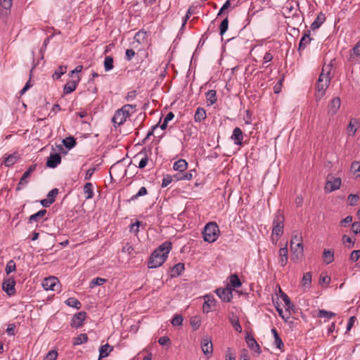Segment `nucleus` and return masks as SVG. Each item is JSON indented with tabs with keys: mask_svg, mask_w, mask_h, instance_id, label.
Listing matches in <instances>:
<instances>
[{
	"mask_svg": "<svg viewBox=\"0 0 360 360\" xmlns=\"http://www.w3.org/2000/svg\"><path fill=\"white\" fill-rule=\"evenodd\" d=\"M172 248V244L170 241L162 243L151 253L148 261V267L155 269L162 266L167 259Z\"/></svg>",
	"mask_w": 360,
	"mask_h": 360,
	"instance_id": "obj_1",
	"label": "nucleus"
},
{
	"mask_svg": "<svg viewBox=\"0 0 360 360\" xmlns=\"http://www.w3.org/2000/svg\"><path fill=\"white\" fill-rule=\"evenodd\" d=\"M323 72L324 68H323L322 72L320 74L316 82V91L315 96L317 101H320L326 94V89H328L332 78L330 76V68H329V70L326 75L323 73Z\"/></svg>",
	"mask_w": 360,
	"mask_h": 360,
	"instance_id": "obj_2",
	"label": "nucleus"
},
{
	"mask_svg": "<svg viewBox=\"0 0 360 360\" xmlns=\"http://www.w3.org/2000/svg\"><path fill=\"white\" fill-rule=\"evenodd\" d=\"M219 233V226L216 222L207 223L202 231L203 239L208 243H213L217 240Z\"/></svg>",
	"mask_w": 360,
	"mask_h": 360,
	"instance_id": "obj_3",
	"label": "nucleus"
},
{
	"mask_svg": "<svg viewBox=\"0 0 360 360\" xmlns=\"http://www.w3.org/2000/svg\"><path fill=\"white\" fill-rule=\"evenodd\" d=\"M195 173V169H191L186 172V174L176 173L174 175L167 174L162 179V188L167 187L172 181H179L184 180H191L193 178V174Z\"/></svg>",
	"mask_w": 360,
	"mask_h": 360,
	"instance_id": "obj_4",
	"label": "nucleus"
},
{
	"mask_svg": "<svg viewBox=\"0 0 360 360\" xmlns=\"http://www.w3.org/2000/svg\"><path fill=\"white\" fill-rule=\"evenodd\" d=\"M284 220L283 214L281 210H278L273 221L272 236L276 235L279 238L283 235Z\"/></svg>",
	"mask_w": 360,
	"mask_h": 360,
	"instance_id": "obj_5",
	"label": "nucleus"
},
{
	"mask_svg": "<svg viewBox=\"0 0 360 360\" xmlns=\"http://www.w3.org/2000/svg\"><path fill=\"white\" fill-rule=\"evenodd\" d=\"M130 115L131 112H127V110H124L122 107L120 109L115 111L114 116L112 118V122H113L114 126L117 127V126L123 124Z\"/></svg>",
	"mask_w": 360,
	"mask_h": 360,
	"instance_id": "obj_6",
	"label": "nucleus"
},
{
	"mask_svg": "<svg viewBox=\"0 0 360 360\" xmlns=\"http://www.w3.org/2000/svg\"><path fill=\"white\" fill-rule=\"evenodd\" d=\"M341 186V179L339 177H334L331 175L327 176L325 190L328 193H331L340 188Z\"/></svg>",
	"mask_w": 360,
	"mask_h": 360,
	"instance_id": "obj_7",
	"label": "nucleus"
},
{
	"mask_svg": "<svg viewBox=\"0 0 360 360\" xmlns=\"http://www.w3.org/2000/svg\"><path fill=\"white\" fill-rule=\"evenodd\" d=\"M42 286L46 290L57 291L59 289L60 283L56 277L50 276L43 280Z\"/></svg>",
	"mask_w": 360,
	"mask_h": 360,
	"instance_id": "obj_8",
	"label": "nucleus"
},
{
	"mask_svg": "<svg viewBox=\"0 0 360 360\" xmlns=\"http://www.w3.org/2000/svg\"><path fill=\"white\" fill-rule=\"evenodd\" d=\"M15 281L13 277H9L4 280L2 283V290L8 295L13 296L15 294Z\"/></svg>",
	"mask_w": 360,
	"mask_h": 360,
	"instance_id": "obj_9",
	"label": "nucleus"
},
{
	"mask_svg": "<svg viewBox=\"0 0 360 360\" xmlns=\"http://www.w3.org/2000/svg\"><path fill=\"white\" fill-rule=\"evenodd\" d=\"M215 292L221 301L224 302H230L233 298L232 288L229 287L217 288Z\"/></svg>",
	"mask_w": 360,
	"mask_h": 360,
	"instance_id": "obj_10",
	"label": "nucleus"
},
{
	"mask_svg": "<svg viewBox=\"0 0 360 360\" xmlns=\"http://www.w3.org/2000/svg\"><path fill=\"white\" fill-rule=\"evenodd\" d=\"M36 164H33L29 166L28 169L23 174V175L20 179L19 183L18 184V186L15 189L17 191H20L22 189V187L28 183V181L26 179L31 175V174L36 169Z\"/></svg>",
	"mask_w": 360,
	"mask_h": 360,
	"instance_id": "obj_11",
	"label": "nucleus"
},
{
	"mask_svg": "<svg viewBox=\"0 0 360 360\" xmlns=\"http://www.w3.org/2000/svg\"><path fill=\"white\" fill-rule=\"evenodd\" d=\"M86 317L85 311H79L75 314L72 319L71 326L73 328H80L83 326V322Z\"/></svg>",
	"mask_w": 360,
	"mask_h": 360,
	"instance_id": "obj_12",
	"label": "nucleus"
},
{
	"mask_svg": "<svg viewBox=\"0 0 360 360\" xmlns=\"http://www.w3.org/2000/svg\"><path fill=\"white\" fill-rule=\"evenodd\" d=\"M341 101L340 97L333 98L328 106V114L330 116L335 115L340 108Z\"/></svg>",
	"mask_w": 360,
	"mask_h": 360,
	"instance_id": "obj_13",
	"label": "nucleus"
},
{
	"mask_svg": "<svg viewBox=\"0 0 360 360\" xmlns=\"http://www.w3.org/2000/svg\"><path fill=\"white\" fill-rule=\"evenodd\" d=\"M61 162V157L59 153H51L50 156L47 158L46 165L49 168H55L59 165Z\"/></svg>",
	"mask_w": 360,
	"mask_h": 360,
	"instance_id": "obj_14",
	"label": "nucleus"
},
{
	"mask_svg": "<svg viewBox=\"0 0 360 360\" xmlns=\"http://www.w3.org/2000/svg\"><path fill=\"white\" fill-rule=\"evenodd\" d=\"M290 250L292 252V259L298 261L303 257V245L290 244Z\"/></svg>",
	"mask_w": 360,
	"mask_h": 360,
	"instance_id": "obj_15",
	"label": "nucleus"
},
{
	"mask_svg": "<svg viewBox=\"0 0 360 360\" xmlns=\"http://www.w3.org/2000/svg\"><path fill=\"white\" fill-rule=\"evenodd\" d=\"M76 77H77L76 79L69 81L64 85V87H63V94H71L76 89V88L80 81L79 76L77 75Z\"/></svg>",
	"mask_w": 360,
	"mask_h": 360,
	"instance_id": "obj_16",
	"label": "nucleus"
},
{
	"mask_svg": "<svg viewBox=\"0 0 360 360\" xmlns=\"http://www.w3.org/2000/svg\"><path fill=\"white\" fill-rule=\"evenodd\" d=\"M312 39H313L310 37V31L307 30L304 33L299 43L298 51L300 55H301V51L307 47V46L311 42Z\"/></svg>",
	"mask_w": 360,
	"mask_h": 360,
	"instance_id": "obj_17",
	"label": "nucleus"
},
{
	"mask_svg": "<svg viewBox=\"0 0 360 360\" xmlns=\"http://www.w3.org/2000/svg\"><path fill=\"white\" fill-rule=\"evenodd\" d=\"M231 139L233 141L234 143L237 146L243 145V132L239 127H236L233 134L231 136Z\"/></svg>",
	"mask_w": 360,
	"mask_h": 360,
	"instance_id": "obj_18",
	"label": "nucleus"
},
{
	"mask_svg": "<svg viewBox=\"0 0 360 360\" xmlns=\"http://www.w3.org/2000/svg\"><path fill=\"white\" fill-rule=\"evenodd\" d=\"M245 342L250 349L254 350L258 354L262 353V350L259 344L252 336L248 335L245 337Z\"/></svg>",
	"mask_w": 360,
	"mask_h": 360,
	"instance_id": "obj_19",
	"label": "nucleus"
},
{
	"mask_svg": "<svg viewBox=\"0 0 360 360\" xmlns=\"http://www.w3.org/2000/svg\"><path fill=\"white\" fill-rule=\"evenodd\" d=\"M279 292L281 293V298L283 299V302H285V311H288L290 314L291 311L295 313V307L291 302L290 297L285 292H283L281 290V289L279 290Z\"/></svg>",
	"mask_w": 360,
	"mask_h": 360,
	"instance_id": "obj_20",
	"label": "nucleus"
},
{
	"mask_svg": "<svg viewBox=\"0 0 360 360\" xmlns=\"http://www.w3.org/2000/svg\"><path fill=\"white\" fill-rule=\"evenodd\" d=\"M201 349L204 354H212L213 352V345L211 338H205L202 340Z\"/></svg>",
	"mask_w": 360,
	"mask_h": 360,
	"instance_id": "obj_21",
	"label": "nucleus"
},
{
	"mask_svg": "<svg viewBox=\"0 0 360 360\" xmlns=\"http://www.w3.org/2000/svg\"><path fill=\"white\" fill-rule=\"evenodd\" d=\"M188 168V162L184 159H179L174 163L173 169L178 172L177 173L186 174L185 171Z\"/></svg>",
	"mask_w": 360,
	"mask_h": 360,
	"instance_id": "obj_22",
	"label": "nucleus"
},
{
	"mask_svg": "<svg viewBox=\"0 0 360 360\" xmlns=\"http://www.w3.org/2000/svg\"><path fill=\"white\" fill-rule=\"evenodd\" d=\"M326 15L323 12H320L314 21L311 23L310 28L312 30H315L321 27V25L325 22L326 20Z\"/></svg>",
	"mask_w": 360,
	"mask_h": 360,
	"instance_id": "obj_23",
	"label": "nucleus"
},
{
	"mask_svg": "<svg viewBox=\"0 0 360 360\" xmlns=\"http://www.w3.org/2000/svg\"><path fill=\"white\" fill-rule=\"evenodd\" d=\"M185 269V266L184 263L179 262L176 264H175L172 269H171V278H175L177 276H179L182 272Z\"/></svg>",
	"mask_w": 360,
	"mask_h": 360,
	"instance_id": "obj_24",
	"label": "nucleus"
},
{
	"mask_svg": "<svg viewBox=\"0 0 360 360\" xmlns=\"http://www.w3.org/2000/svg\"><path fill=\"white\" fill-rule=\"evenodd\" d=\"M19 158L20 155L17 152H15L5 158L4 164L6 167H10L15 164Z\"/></svg>",
	"mask_w": 360,
	"mask_h": 360,
	"instance_id": "obj_25",
	"label": "nucleus"
},
{
	"mask_svg": "<svg viewBox=\"0 0 360 360\" xmlns=\"http://www.w3.org/2000/svg\"><path fill=\"white\" fill-rule=\"evenodd\" d=\"M13 0H0V6L2 8L1 15L7 16L10 13Z\"/></svg>",
	"mask_w": 360,
	"mask_h": 360,
	"instance_id": "obj_26",
	"label": "nucleus"
},
{
	"mask_svg": "<svg viewBox=\"0 0 360 360\" xmlns=\"http://www.w3.org/2000/svg\"><path fill=\"white\" fill-rule=\"evenodd\" d=\"M138 157H141L138 167L139 169L145 168L148 162V157L146 152L144 150H142L134 157V158Z\"/></svg>",
	"mask_w": 360,
	"mask_h": 360,
	"instance_id": "obj_27",
	"label": "nucleus"
},
{
	"mask_svg": "<svg viewBox=\"0 0 360 360\" xmlns=\"http://www.w3.org/2000/svg\"><path fill=\"white\" fill-rule=\"evenodd\" d=\"M288 251L287 247L281 248L279 250V263L282 266L286 265L288 259Z\"/></svg>",
	"mask_w": 360,
	"mask_h": 360,
	"instance_id": "obj_28",
	"label": "nucleus"
},
{
	"mask_svg": "<svg viewBox=\"0 0 360 360\" xmlns=\"http://www.w3.org/2000/svg\"><path fill=\"white\" fill-rule=\"evenodd\" d=\"M229 280H230V283H229L228 287L229 288H232V290L234 288H240L242 285V283L237 274H231L229 276Z\"/></svg>",
	"mask_w": 360,
	"mask_h": 360,
	"instance_id": "obj_29",
	"label": "nucleus"
},
{
	"mask_svg": "<svg viewBox=\"0 0 360 360\" xmlns=\"http://www.w3.org/2000/svg\"><path fill=\"white\" fill-rule=\"evenodd\" d=\"M312 274L307 272L304 274L302 278V285L304 289H309L311 288Z\"/></svg>",
	"mask_w": 360,
	"mask_h": 360,
	"instance_id": "obj_30",
	"label": "nucleus"
},
{
	"mask_svg": "<svg viewBox=\"0 0 360 360\" xmlns=\"http://www.w3.org/2000/svg\"><path fill=\"white\" fill-rule=\"evenodd\" d=\"M205 96L209 105H214L217 101V91L215 90H209L206 92Z\"/></svg>",
	"mask_w": 360,
	"mask_h": 360,
	"instance_id": "obj_31",
	"label": "nucleus"
},
{
	"mask_svg": "<svg viewBox=\"0 0 360 360\" xmlns=\"http://www.w3.org/2000/svg\"><path fill=\"white\" fill-rule=\"evenodd\" d=\"M206 118V112L203 108L198 107L195 111L194 115V120L195 122H200L201 121L205 120Z\"/></svg>",
	"mask_w": 360,
	"mask_h": 360,
	"instance_id": "obj_32",
	"label": "nucleus"
},
{
	"mask_svg": "<svg viewBox=\"0 0 360 360\" xmlns=\"http://www.w3.org/2000/svg\"><path fill=\"white\" fill-rule=\"evenodd\" d=\"M113 349V347L108 344L102 345L99 349V359H102L108 356L109 353Z\"/></svg>",
	"mask_w": 360,
	"mask_h": 360,
	"instance_id": "obj_33",
	"label": "nucleus"
},
{
	"mask_svg": "<svg viewBox=\"0 0 360 360\" xmlns=\"http://www.w3.org/2000/svg\"><path fill=\"white\" fill-rule=\"evenodd\" d=\"M271 333L274 337V344H275L276 347L280 349H282L283 347H284V344H283L281 338H280L276 329L274 328H272Z\"/></svg>",
	"mask_w": 360,
	"mask_h": 360,
	"instance_id": "obj_34",
	"label": "nucleus"
},
{
	"mask_svg": "<svg viewBox=\"0 0 360 360\" xmlns=\"http://www.w3.org/2000/svg\"><path fill=\"white\" fill-rule=\"evenodd\" d=\"M47 213L46 210L42 209L37 212V213L32 214L29 217V223H32L34 221H38L41 218L44 217Z\"/></svg>",
	"mask_w": 360,
	"mask_h": 360,
	"instance_id": "obj_35",
	"label": "nucleus"
},
{
	"mask_svg": "<svg viewBox=\"0 0 360 360\" xmlns=\"http://www.w3.org/2000/svg\"><path fill=\"white\" fill-rule=\"evenodd\" d=\"M229 322L231 323V325L233 326V327L234 328V329L238 332V333H241L242 331V328H241V326H240V323L239 322V319L238 318L237 316H235L233 314H232V316L231 317H229Z\"/></svg>",
	"mask_w": 360,
	"mask_h": 360,
	"instance_id": "obj_36",
	"label": "nucleus"
},
{
	"mask_svg": "<svg viewBox=\"0 0 360 360\" xmlns=\"http://www.w3.org/2000/svg\"><path fill=\"white\" fill-rule=\"evenodd\" d=\"M93 184L90 182H87L84 184V192L86 194L85 198L86 200L91 199L94 197Z\"/></svg>",
	"mask_w": 360,
	"mask_h": 360,
	"instance_id": "obj_37",
	"label": "nucleus"
},
{
	"mask_svg": "<svg viewBox=\"0 0 360 360\" xmlns=\"http://www.w3.org/2000/svg\"><path fill=\"white\" fill-rule=\"evenodd\" d=\"M323 261L329 264L334 260V252L331 250H324L323 252Z\"/></svg>",
	"mask_w": 360,
	"mask_h": 360,
	"instance_id": "obj_38",
	"label": "nucleus"
},
{
	"mask_svg": "<svg viewBox=\"0 0 360 360\" xmlns=\"http://www.w3.org/2000/svg\"><path fill=\"white\" fill-rule=\"evenodd\" d=\"M63 143L66 148L70 150L76 146L77 142L73 136H68L63 140Z\"/></svg>",
	"mask_w": 360,
	"mask_h": 360,
	"instance_id": "obj_39",
	"label": "nucleus"
},
{
	"mask_svg": "<svg viewBox=\"0 0 360 360\" xmlns=\"http://www.w3.org/2000/svg\"><path fill=\"white\" fill-rule=\"evenodd\" d=\"M190 324L193 330H198L201 324V319L199 316H193L190 319Z\"/></svg>",
	"mask_w": 360,
	"mask_h": 360,
	"instance_id": "obj_40",
	"label": "nucleus"
},
{
	"mask_svg": "<svg viewBox=\"0 0 360 360\" xmlns=\"http://www.w3.org/2000/svg\"><path fill=\"white\" fill-rule=\"evenodd\" d=\"M67 71V66L65 65H60L59 66L54 72V73L52 75V77L53 79H58L60 78V77L65 74Z\"/></svg>",
	"mask_w": 360,
	"mask_h": 360,
	"instance_id": "obj_41",
	"label": "nucleus"
},
{
	"mask_svg": "<svg viewBox=\"0 0 360 360\" xmlns=\"http://www.w3.org/2000/svg\"><path fill=\"white\" fill-rule=\"evenodd\" d=\"M88 340V336L86 333H81L77 337L73 338V345H79L86 342Z\"/></svg>",
	"mask_w": 360,
	"mask_h": 360,
	"instance_id": "obj_42",
	"label": "nucleus"
},
{
	"mask_svg": "<svg viewBox=\"0 0 360 360\" xmlns=\"http://www.w3.org/2000/svg\"><path fill=\"white\" fill-rule=\"evenodd\" d=\"M65 304L68 306L74 307V308H75L77 309H80L81 307H82L81 302L79 300H77L76 298H75V297H70V298H68L65 301Z\"/></svg>",
	"mask_w": 360,
	"mask_h": 360,
	"instance_id": "obj_43",
	"label": "nucleus"
},
{
	"mask_svg": "<svg viewBox=\"0 0 360 360\" xmlns=\"http://www.w3.org/2000/svg\"><path fill=\"white\" fill-rule=\"evenodd\" d=\"M229 27L228 15L222 20L219 25V34L222 37L227 31Z\"/></svg>",
	"mask_w": 360,
	"mask_h": 360,
	"instance_id": "obj_44",
	"label": "nucleus"
},
{
	"mask_svg": "<svg viewBox=\"0 0 360 360\" xmlns=\"http://www.w3.org/2000/svg\"><path fill=\"white\" fill-rule=\"evenodd\" d=\"M359 124V120L356 118H352L347 126V130L349 132H352V135H354L357 129L354 127V124Z\"/></svg>",
	"mask_w": 360,
	"mask_h": 360,
	"instance_id": "obj_45",
	"label": "nucleus"
},
{
	"mask_svg": "<svg viewBox=\"0 0 360 360\" xmlns=\"http://www.w3.org/2000/svg\"><path fill=\"white\" fill-rule=\"evenodd\" d=\"M113 58L112 56H106L104 60V68L106 72L113 68Z\"/></svg>",
	"mask_w": 360,
	"mask_h": 360,
	"instance_id": "obj_46",
	"label": "nucleus"
},
{
	"mask_svg": "<svg viewBox=\"0 0 360 360\" xmlns=\"http://www.w3.org/2000/svg\"><path fill=\"white\" fill-rule=\"evenodd\" d=\"M335 314L331 311H328L325 309H320L318 312V317L319 318H326L328 319H330L331 318H333L335 316Z\"/></svg>",
	"mask_w": 360,
	"mask_h": 360,
	"instance_id": "obj_47",
	"label": "nucleus"
},
{
	"mask_svg": "<svg viewBox=\"0 0 360 360\" xmlns=\"http://www.w3.org/2000/svg\"><path fill=\"white\" fill-rule=\"evenodd\" d=\"M107 281L106 279L102 278L100 277H97L96 278H94L89 283V288H93L95 286H99L102 285L103 283H105Z\"/></svg>",
	"mask_w": 360,
	"mask_h": 360,
	"instance_id": "obj_48",
	"label": "nucleus"
},
{
	"mask_svg": "<svg viewBox=\"0 0 360 360\" xmlns=\"http://www.w3.org/2000/svg\"><path fill=\"white\" fill-rule=\"evenodd\" d=\"M148 193V190L146 187L143 186L141 187L139 191H138V193L134 195H132L130 199L129 200V201H132V200H135L136 199H137L139 197H141V196H143V195H147Z\"/></svg>",
	"mask_w": 360,
	"mask_h": 360,
	"instance_id": "obj_49",
	"label": "nucleus"
},
{
	"mask_svg": "<svg viewBox=\"0 0 360 360\" xmlns=\"http://www.w3.org/2000/svg\"><path fill=\"white\" fill-rule=\"evenodd\" d=\"M184 321L183 316L181 314H176L171 321L172 326H179L182 325Z\"/></svg>",
	"mask_w": 360,
	"mask_h": 360,
	"instance_id": "obj_50",
	"label": "nucleus"
},
{
	"mask_svg": "<svg viewBox=\"0 0 360 360\" xmlns=\"http://www.w3.org/2000/svg\"><path fill=\"white\" fill-rule=\"evenodd\" d=\"M15 269H16L15 262L13 259L9 260L8 262L6 269H5L6 273L7 274H9L11 272L15 271Z\"/></svg>",
	"mask_w": 360,
	"mask_h": 360,
	"instance_id": "obj_51",
	"label": "nucleus"
},
{
	"mask_svg": "<svg viewBox=\"0 0 360 360\" xmlns=\"http://www.w3.org/2000/svg\"><path fill=\"white\" fill-rule=\"evenodd\" d=\"M58 194V188H53L51 191H50L47 194V199L51 201L50 202L53 203L56 200V195Z\"/></svg>",
	"mask_w": 360,
	"mask_h": 360,
	"instance_id": "obj_52",
	"label": "nucleus"
},
{
	"mask_svg": "<svg viewBox=\"0 0 360 360\" xmlns=\"http://www.w3.org/2000/svg\"><path fill=\"white\" fill-rule=\"evenodd\" d=\"M290 244L292 245H302V237L301 234L294 235L291 239Z\"/></svg>",
	"mask_w": 360,
	"mask_h": 360,
	"instance_id": "obj_53",
	"label": "nucleus"
},
{
	"mask_svg": "<svg viewBox=\"0 0 360 360\" xmlns=\"http://www.w3.org/2000/svg\"><path fill=\"white\" fill-rule=\"evenodd\" d=\"M359 199V197L358 195H356V194H350L348 196V200H349V205L354 206V205H356Z\"/></svg>",
	"mask_w": 360,
	"mask_h": 360,
	"instance_id": "obj_54",
	"label": "nucleus"
},
{
	"mask_svg": "<svg viewBox=\"0 0 360 360\" xmlns=\"http://www.w3.org/2000/svg\"><path fill=\"white\" fill-rule=\"evenodd\" d=\"M58 352L56 350H51L46 354L44 360H56Z\"/></svg>",
	"mask_w": 360,
	"mask_h": 360,
	"instance_id": "obj_55",
	"label": "nucleus"
},
{
	"mask_svg": "<svg viewBox=\"0 0 360 360\" xmlns=\"http://www.w3.org/2000/svg\"><path fill=\"white\" fill-rule=\"evenodd\" d=\"M351 169L354 172V174L359 172V174H357L356 176H360V162H357V161L353 162L351 165Z\"/></svg>",
	"mask_w": 360,
	"mask_h": 360,
	"instance_id": "obj_56",
	"label": "nucleus"
},
{
	"mask_svg": "<svg viewBox=\"0 0 360 360\" xmlns=\"http://www.w3.org/2000/svg\"><path fill=\"white\" fill-rule=\"evenodd\" d=\"M141 224V221H136L135 223L131 224L130 225V232L137 233L139 231V226Z\"/></svg>",
	"mask_w": 360,
	"mask_h": 360,
	"instance_id": "obj_57",
	"label": "nucleus"
},
{
	"mask_svg": "<svg viewBox=\"0 0 360 360\" xmlns=\"http://www.w3.org/2000/svg\"><path fill=\"white\" fill-rule=\"evenodd\" d=\"M284 80V76L281 78L278 82L276 84L274 87V91L275 94H279L281 91L282 84Z\"/></svg>",
	"mask_w": 360,
	"mask_h": 360,
	"instance_id": "obj_58",
	"label": "nucleus"
},
{
	"mask_svg": "<svg viewBox=\"0 0 360 360\" xmlns=\"http://www.w3.org/2000/svg\"><path fill=\"white\" fill-rule=\"evenodd\" d=\"M360 258V250H353L349 256L352 262H356Z\"/></svg>",
	"mask_w": 360,
	"mask_h": 360,
	"instance_id": "obj_59",
	"label": "nucleus"
},
{
	"mask_svg": "<svg viewBox=\"0 0 360 360\" xmlns=\"http://www.w3.org/2000/svg\"><path fill=\"white\" fill-rule=\"evenodd\" d=\"M330 281H331V278L330 276L321 275L320 278H319V284L320 285H323V284L328 285L330 283Z\"/></svg>",
	"mask_w": 360,
	"mask_h": 360,
	"instance_id": "obj_60",
	"label": "nucleus"
},
{
	"mask_svg": "<svg viewBox=\"0 0 360 360\" xmlns=\"http://www.w3.org/2000/svg\"><path fill=\"white\" fill-rule=\"evenodd\" d=\"M135 56V51L132 49H127L125 53V58L127 60H131Z\"/></svg>",
	"mask_w": 360,
	"mask_h": 360,
	"instance_id": "obj_61",
	"label": "nucleus"
},
{
	"mask_svg": "<svg viewBox=\"0 0 360 360\" xmlns=\"http://www.w3.org/2000/svg\"><path fill=\"white\" fill-rule=\"evenodd\" d=\"M352 229L354 234L360 233V222L355 221L352 224Z\"/></svg>",
	"mask_w": 360,
	"mask_h": 360,
	"instance_id": "obj_62",
	"label": "nucleus"
},
{
	"mask_svg": "<svg viewBox=\"0 0 360 360\" xmlns=\"http://www.w3.org/2000/svg\"><path fill=\"white\" fill-rule=\"evenodd\" d=\"M353 53L359 57L360 56V41H359L352 49Z\"/></svg>",
	"mask_w": 360,
	"mask_h": 360,
	"instance_id": "obj_63",
	"label": "nucleus"
},
{
	"mask_svg": "<svg viewBox=\"0 0 360 360\" xmlns=\"http://www.w3.org/2000/svg\"><path fill=\"white\" fill-rule=\"evenodd\" d=\"M226 360H236V356L233 353L231 352L230 347H228L226 354Z\"/></svg>",
	"mask_w": 360,
	"mask_h": 360,
	"instance_id": "obj_64",
	"label": "nucleus"
}]
</instances>
